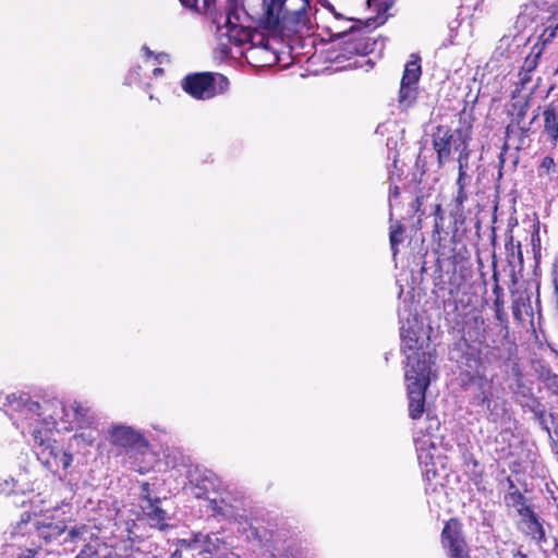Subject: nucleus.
Wrapping results in <instances>:
<instances>
[{
    "label": "nucleus",
    "instance_id": "1a4fd4ad",
    "mask_svg": "<svg viewBox=\"0 0 558 558\" xmlns=\"http://www.w3.org/2000/svg\"><path fill=\"white\" fill-rule=\"evenodd\" d=\"M427 433L416 435L414 437V444L417 452V459L421 466L424 469L426 477L429 480L430 476L436 475L434 451L436 450V441L429 429L438 428L439 422L436 418L428 417Z\"/></svg>",
    "mask_w": 558,
    "mask_h": 558
},
{
    "label": "nucleus",
    "instance_id": "e433bc0d",
    "mask_svg": "<svg viewBox=\"0 0 558 558\" xmlns=\"http://www.w3.org/2000/svg\"><path fill=\"white\" fill-rule=\"evenodd\" d=\"M422 204H423V197H417L414 201L413 208H414L415 213H420Z\"/></svg>",
    "mask_w": 558,
    "mask_h": 558
},
{
    "label": "nucleus",
    "instance_id": "dca6fc26",
    "mask_svg": "<svg viewBox=\"0 0 558 558\" xmlns=\"http://www.w3.org/2000/svg\"><path fill=\"white\" fill-rule=\"evenodd\" d=\"M505 502L508 507L514 508L521 518L533 510L531 506L526 505L524 495L518 489L508 492L505 495Z\"/></svg>",
    "mask_w": 558,
    "mask_h": 558
},
{
    "label": "nucleus",
    "instance_id": "20e7f679",
    "mask_svg": "<svg viewBox=\"0 0 558 558\" xmlns=\"http://www.w3.org/2000/svg\"><path fill=\"white\" fill-rule=\"evenodd\" d=\"M105 438L112 447L124 452L144 454L149 449V442L141 430L122 423L109 425Z\"/></svg>",
    "mask_w": 558,
    "mask_h": 558
},
{
    "label": "nucleus",
    "instance_id": "7ed1b4c3",
    "mask_svg": "<svg viewBox=\"0 0 558 558\" xmlns=\"http://www.w3.org/2000/svg\"><path fill=\"white\" fill-rule=\"evenodd\" d=\"M63 408L66 411L61 415L62 420H58V423L62 424L63 429L76 427L78 432L72 436V440L77 446L90 447L99 435L95 414L89 408L77 401H73L66 407L63 405Z\"/></svg>",
    "mask_w": 558,
    "mask_h": 558
},
{
    "label": "nucleus",
    "instance_id": "4468645a",
    "mask_svg": "<svg viewBox=\"0 0 558 558\" xmlns=\"http://www.w3.org/2000/svg\"><path fill=\"white\" fill-rule=\"evenodd\" d=\"M205 534L196 533L190 538L180 539L171 558H203V542Z\"/></svg>",
    "mask_w": 558,
    "mask_h": 558
},
{
    "label": "nucleus",
    "instance_id": "0eeeda50",
    "mask_svg": "<svg viewBox=\"0 0 558 558\" xmlns=\"http://www.w3.org/2000/svg\"><path fill=\"white\" fill-rule=\"evenodd\" d=\"M470 135L461 129L451 130L448 126L439 125L433 133V147L437 153V161L441 167L448 161L453 151L464 149L469 146Z\"/></svg>",
    "mask_w": 558,
    "mask_h": 558
},
{
    "label": "nucleus",
    "instance_id": "09e8293b",
    "mask_svg": "<svg viewBox=\"0 0 558 558\" xmlns=\"http://www.w3.org/2000/svg\"><path fill=\"white\" fill-rule=\"evenodd\" d=\"M105 558H112V557L108 556V557H105Z\"/></svg>",
    "mask_w": 558,
    "mask_h": 558
},
{
    "label": "nucleus",
    "instance_id": "5701e85b",
    "mask_svg": "<svg viewBox=\"0 0 558 558\" xmlns=\"http://www.w3.org/2000/svg\"><path fill=\"white\" fill-rule=\"evenodd\" d=\"M69 537L73 542H87L95 537V532L90 526L83 524L71 529L69 532Z\"/></svg>",
    "mask_w": 558,
    "mask_h": 558
},
{
    "label": "nucleus",
    "instance_id": "423d86ee",
    "mask_svg": "<svg viewBox=\"0 0 558 558\" xmlns=\"http://www.w3.org/2000/svg\"><path fill=\"white\" fill-rule=\"evenodd\" d=\"M229 82L222 76L211 73H195L185 76L181 83L184 92L196 99H210L228 88Z\"/></svg>",
    "mask_w": 558,
    "mask_h": 558
},
{
    "label": "nucleus",
    "instance_id": "72a5a7b5",
    "mask_svg": "<svg viewBox=\"0 0 558 558\" xmlns=\"http://www.w3.org/2000/svg\"><path fill=\"white\" fill-rule=\"evenodd\" d=\"M95 554L96 549L90 545H86V547L81 550V553L75 558H90Z\"/></svg>",
    "mask_w": 558,
    "mask_h": 558
},
{
    "label": "nucleus",
    "instance_id": "ddd939ff",
    "mask_svg": "<svg viewBox=\"0 0 558 558\" xmlns=\"http://www.w3.org/2000/svg\"><path fill=\"white\" fill-rule=\"evenodd\" d=\"M521 531L526 536L535 541L539 547L547 543V536L543 521L537 517L534 510L530 511L521 518Z\"/></svg>",
    "mask_w": 558,
    "mask_h": 558
},
{
    "label": "nucleus",
    "instance_id": "aec40b11",
    "mask_svg": "<svg viewBox=\"0 0 558 558\" xmlns=\"http://www.w3.org/2000/svg\"><path fill=\"white\" fill-rule=\"evenodd\" d=\"M544 132L553 144L558 140V118L554 110L544 111Z\"/></svg>",
    "mask_w": 558,
    "mask_h": 558
},
{
    "label": "nucleus",
    "instance_id": "8fccbe9b",
    "mask_svg": "<svg viewBox=\"0 0 558 558\" xmlns=\"http://www.w3.org/2000/svg\"><path fill=\"white\" fill-rule=\"evenodd\" d=\"M557 72H558V69H557Z\"/></svg>",
    "mask_w": 558,
    "mask_h": 558
},
{
    "label": "nucleus",
    "instance_id": "b1692460",
    "mask_svg": "<svg viewBox=\"0 0 558 558\" xmlns=\"http://www.w3.org/2000/svg\"><path fill=\"white\" fill-rule=\"evenodd\" d=\"M403 232H404V228L402 227L401 223L396 222L395 225H391L389 238H390V244H391V250L393 251V255L397 254V251H398L397 245L399 243H401L403 240Z\"/></svg>",
    "mask_w": 558,
    "mask_h": 558
},
{
    "label": "nucleus",
    "instance_id": "39448f33",
    "mask_svg": "<svg viewBox=\"0 0 558 558\" xmlns=\"http://www.w3.org/2000/svg\"><path fill=\"white\" fill-rule=\"evenodd\" d=\"M267 23L276 26L279 22L291 20L298 24H305L308 14L310 0H270L264 1Z\"/></svg>",
    "mask_w": 558,
    "mask_h": 558
},
{
    "label": "nucleus",
    "instance_id": "49530a36",
    "mask_svg": "<svg viewBox=\"0 0 558 558\" xmlns=\"http://www.w3.org/2000/svg\"><path fill=\"white\" fill-rule=\"evenodd\" d=\"M555 11L558 12V2L555 4Z\"/></svg>",
    "mask_w": 558,
    "mask_h": 558
},
{
    "label": "nucleus",
    "instance_id": "2f4dec72",
    "mask_svg": "<svg viewBox=\"0 0 558 558\" xmlns=\"http://www.w3.org/2000/svg\"><path fill=\"white\" fill-rule=\"evenodd\" d=\"M471 182V175L468 174L466 171L462 170L458 173L457 186L458 187H466Z\"/></svg>",
    "mask_w": 558,
    "mask_h": 558
},
{
    "label": "nucleus",
    "instance_id": "58836bf2",
    "mask_svg": "<svg viewBox=\"0 0 558 558\" xmlns=\"http://www.w3.org/2000/svg\"><path fill=\"white\" fill-rule=\"evenodd\" d=\"M133 558H157L156 556H153V555H149V554H137V555H134Z\"/></svg>",
    "mask_w": 558,
    "mask_h": 558
},
{
    "label": "nucleus",
    "instance_id": "6e6552de",
    "mask_svg": "<svg viewBox=\"0 0 558 558\" xmlns=\"http://www.w3.org/2000/svg\"><path fill=\"white\" fill-rule=\"evenodd\" d=\"M71 505L63 502L61 507L45 510L36 517L34 525L37 534L46 543L59 537L66 529L68 518Z\"/></svg>",
    "mask_w": 558,
    "mask_h": 558
},
{
    "label": "nucleus",
    "instance_id": "7c9ffc66",
    "mask_svg": "<svg viewBox=\"0 0 558 558\" xmlns=\"http://www.w3.org/2000/svg\"><path fill=\"white\" fill-rule=\"evenodd\" d=\"M466 187H458L457 196L454 198L456 207L461 209L463 207L464 202L468 198V194L465 192Z\"/></svg>",
    "mask_w": 558,
    "mask_h": 558
},
{
    "label": "nucleus",
    "instance_id": "412c9836",
    "mask_svg": "<svg viewBox=\"0 0 558 558\" xmlns=\"http://www.w3.org/2000/svg\"><path fill=\"white\" fill-rule=\"evenodd\" d=\"M480 392L475 396L478 405L484 407L488 412L493 413V387L490 383L484 381L480 386Z\"/></svg>",
    "mask_w": 558,
    "mask_h": 558
},
{
    "label": "nucleus",
    "instance_id": "c9c22d12",
    "mask_svg": "<svg viewBox=\"0 0 558 558\" xmlns=\"http://www.w3.org/2000/svg\"><path fill=\"white\" fill-rule=\"evenodd\" d=\"M399 196V187L398 186H395L391 191H390V195H389V203H390V206L392 205V201L395 198H397Z\"/></svg>",
    "mask_w": 558,
    "mask_h": 558
},
{
    "label": "nucleus",
    "instance_id": "c85d7f7f",
    "mask_svg": "<svg viewBox=\"0 0 558 558\" xmlns=\"http://www.w3.org/2000/svg\"><path fill=\"white\" fill-rule=\"evenodd\" d=\"M182 5L198 13H207L209 9H205L204 3L198 5V0H179Z\"/></svg>",
    "mask_w": 558,
    "mask_h": 558
},
{
    "label": "nucleus",
    "instance_id": "f704fd0d",
    "mask_svg": "<svg viewBox=\"0 0 558 558\" xmlns=\"http://www.w3.org/2000/svg\"><path fill=\"white\" fill-rule=\"evenodd\" d=\"M37 555V550L34 549H26L22 551L16 558H35Z\"/></svg>",
    "mask_w": 558,
    "mask_h": 558
},
{
    "label": "nucleus",
    "instance_id": "6ab92c4d",
    "mask_svg": "<svg viewBox=\"0 0 558 558\" xmlns=\"http://www.w3.org/2000/svg\"><path fill=\"white\" fill-rule=\"evenodd\" d=\"M367 4L369 8H373L377 11L378 15L376 19H369L367 23L374 24L375 26L385 23L387 16L385 15L389 9L393 4V0H367Z\"/></svg>",
    "mask_w": 558,
    "mask_h": 558
},
{
    "label": "nucleus",
    "instance_id": "f8f14e48",
    "mask_svg": "<svg viewBox=\"0 0 558 558\" xmlns=\"http://www.w3.org/2000/svg\"><path fill=\"white\" fill-rule=\"evenodd\" d=\"M149 486L147 483L142 485V493L145 494L142 504V510L144 517L147 519L151 526L162 529L166 525L167 513L159 506L160 500L158 498L151 499L148 497Z\"/></svg>",
    "mask_w": 558,
    "mask_h": 558
},
{
    "label": "nucleus",
    "instance_id": "cd10ccee",
    "mask_svg": "<svg viewBox=\"0 0 558 558\" xmlns=\"http://www.w3.org/2000/svg\"><path fill=\"white\" fill-rule=\"evenodd\" d=\"M555 167V160L551 157L546 156L545 158H543L539 165V175L549 174L551 171H554Z\"/></svg>",
    "mask_w": 558,
    "mask_h": 558
},
{
    "label": "nucleus",
    "instance_id": "9b49d317",
    "mask_svg": "<svg viewBox=\"0 0 558 558\" xmlns=\"http://www.w3.org/2000/svg\"><path fill=\"white\" fill-rule=\"evenodd\" d=\"M219 486V478L210 470L195 468L187 473L185 489L196 498H209Z\"/></svg>",
    "mask_w": 558,
    "mask_h": 558
},
{
    "label": "nucleus",
    "instance_id": "ea45409f",
    "mask_svg": "<svg viewBox=\"0 0 558 558\" xmlns=\"http://www.w3.org/2000/svg\"><path fill=\"white\" fill-rule=\"evenodd\" d=\"M513 558H527V556L525 554H523L521 550H517L513 554Z\"/></svg>",
    "mask_w": 558,
    "mask_h": 558
},
{
    "label": "nucleus",
    "instance_id": "4be33fe9",
    "mask_svg": "<svg viewBox=\"0 0 558 558\" xmlns=\"http://www.w3.org/2000/svg\"><path fill=\"white\" fill-rule=\"evenodd\" d=\"M417 97V87L405 86L400 84L399 90V105L403 109H408L413 106Z\"/></svg>",
    "mask_w": 558,
    "mask_h": 558
},
{
    "label": "nucleus",
    "instance_id": "a878e982",
    "mask_svg": "<svg viewBox=\"0 0 558 558\" xmlns=\"http://www.w3.org/2000/svg\"><path fill=\"white\" fill-rule=\"evenodd\" d=\"M270 558H303V556L298 548L288 546L282 551L279 548H276Z\"/></svg>",
    "mask_w": 558,
    "mask_h": 558
},
{
    "label": "nucleus",
    "instance_id": "c03bdc74",
    "mask_svg": "<svg viewBox=\"0 0 558 558\" xmlns=\"http://www.w3.org/2000/svg\"><path fill=\"white\" fill-rule=\"evenodd\" d=\"M226 26H227V27H229V26H230L231 28L233 27V26H232V22H231V17H230V16H228V17H227Z\"/></svg>",
    "mask_w": 558,
    "mask_h": 558
},
{
    "label": "nucleus",
    "instance_id": "a211bd4d",
    "mask_svg": "<svg viewBox=\"0 0 558 558\" xmlns=\"http://www.w3.org/2000/svg\"><path fill=\"white\" fill-rule=\"evenodd\" d=\"M422 74L420 59L415 58L410 60L404 68V72L401 78V84L405 86H415L417 87V83L420 76Z\"/></svg>",
    "mask_w": 558,
    "mask_h": 558
},
{
    "label": "nucleus",
    "instance_id": "c756f323",
    "mask_svg": "<svg viewBox=\"0 0 558 558\" xmlns=\"http://www.w3.org/2000/svg\"><path fill=\"white\" fill-rule=\"evenodd\" d=\"M140 70H141L140 65L130 70V72L125 78L126 84L132 85V84H136L140 82Z\"/></svg>",
    "mask_w": 558,
    "mask_h": 558
},
{
    "label": "nucleus",
    "instance_id": "37998d69",
    "mask_svg": "<svg viewBox=\"0 0 558 558\" xmlns=\"http://www.w3.org/2000/svg\"><path fill=\"white\" fill-rule=\"evenodd\" d=\"M554 286H555V292L558 295V278L557 277L554 279Z\"/></svg>",
    "mask_w": 558,
    "mask_h": 558
},
{
    "label": "nucleus",
    "instance_id": "79ce46f5",
    "mask_svg": "<svg viewBox=\"0 0 558 558\" xmlns=\"http://www.w3.org/2000/svg\"><path fill=\"white\" fill-rule=\"evenodd\" d=\"M215 0H204V7L205 9H210L211 4Z\"/></svg>",
    "mask_w": 558,
    "mask_h": 558
},
{
    "label": "nucleus",
    "instance_id": "393cba45",
    "mask_svg": "<svg viewBox=\"0 0 558 558\" xmlns=\"http://www.w3.org/2000/svg\"><path fill=\"white\" fill-rule=\"evenodd\" d=\"M433 215H434V231L433 236L440 238V234L444 230V213L440 204H435L433 206Z\"/></svg>",
    "mask_w": 558,
    "mask_h": 558
},
{
    "label": "nucleus",
    "instance_id": "de8ad7c7",
    "mask_svg": "<svg viewBox=\"0 0 558 558\" xmlns=\"http://www.w3.org/2000/svg\"><path fill=\"white\" fill-rule=\"evenodd\" d=\"M163 57H165V56H161V54H160V56H157L156 58L159 60L160 58H163Z\"/></svg>",
    "mask_w": 558,
    "mask_h": 558
},
{
    "label": "nucleus",
    "instance_id": "a18cd8bd",
    "mask_svg": "<svg viewBox=\"0 0 558 558\" xmlns=\"http://www.w3.org/2000/svg\"><path fill=\"white\" fill-rule=\"evenodd\" d=\"M558 29V23H557V26L555 27V29L550 33V37H553L555 35V32Z\"/></svg>",
    "mask_w": 558,
    "mask_h": 558
},
{
    "label": "nucleus",
    "instance_id": "f03ea898",
    "mask_svg": "<svg viewBox=\"0 0 558 558\" xmlns=\"http://www.w3.org/2000/svg\"><path fill=\"white\" fill-rule=\"evenodd\" d=\"M401 317V351L405 356V383L409 395V414L413 420L424 412L425 391L429 385L430 353L429 335L423 322L411 313Z\"/></svg>",
    "mask_w": 558,
    "mask_h": 558
},
{
    "label": "nucleus",
    "instance_id": "f3484780",
    "mask_svg": "<svg viewBox=\"0 0 558 558\" xmlns=\"http://www.w3.org/2000/svg\"><path fill=\"white\" fill-rule=\"evenodd\" d=\"M202 542L203 558H215L226 548V543L215 533L205 534V539Z\"/></svg>",
    "mask_w": 558,
    "mask_h": 558
},
{
    "label": "nucleus",
    "instance_id": "9d476101",
    "mask_svg": "<svg viewBox=\"0 0 558 558\" xmlns=\"http://www.w3.org/2000/svg\"><path fill=\"white\" fill-rule=\"evenodd\" d=\"M441 545L448 558H471L462 532V524L457 519L446 522L441 532Z\"/></svg>",
    "mask_w": 558,
    "mask_h": 558
},
{
    "label": "nucleus",
    "instance_id": "bb28decb",
    "mask_svg": "<svg viewBox=\"0 0 558 558\" xmlns=\"http://www.w3.org/2000/svg\"><path fill=\"white\" fill-rule=\"evenodd\" d=\"M458 156V171H468L469 169V157H470V149L469 146H464V149H460Z\"/></svg>",
    "mask_w": 558,
    "mask_h": 558
},
{
    "label": "nucleus",
    "instance_id": "2eb2a0df",
    "mask_svg": "<svg viewBox=\"0 0 558 558\" xmlns=\"http://www.w3.org/2000/svg\"><path fill=\"white\" fill-rule=\"evenodd\" d=\"M345 38V51L349 53L365 56L373 51L374 43L360 29L351 28L349 33L343 34Z\"/></svg>",
    "mask_w": 558,
    "mask_h": 558
},
{
    "label": "nucleus",
    "instance_id": "f257e3e1",
    "mask_svg": "<svg viewBox=\"0 0 558 558\" xmlns=\"http://www.w3.org/2000/svg\"><path fill=\"white\" fill-rule=\"evenodd\" d=\"M7 413L23 438L32 447L39 463L53 475L64 478L73 463V454L54 439L58 420L66 411L59 400L31 399L27 395L7 396Z\"/></svg>",
    "mask_w": 558,
    "mask_h": 558
},
{
    "label": "nucleus",
    "instance_id": "a19ab883",
    "mask_svg": "<svg viewBox=\"0 0 558 558\" xmlns=\"http://www.w3.org/2000/svg\"><path fill=\"white\" fill-rule=\"evenodd\" d=\"M162 73H163V70H162L161 68H155V69L153 70V74H154L155 76H159V75H161Z\"/></svg>",
    "mask_w": 558,
    "mask_h": 558
},
{
    "label": "nucleus",
    "instance_id": "4c0bfd02",
    "mask_svg": "<svg viewBox=\"0 0 558 558\" xmlns=\"http://www.w3.org/2000/svg\"><path fill=\"white\" fill-rule=\"evenodd\" d=\"M142 52L145 54L146 58H149L153 56V51L147 46L142 47Z\"/></svg>",
    "mask_w": 558,
    "mask_h": 558
},
{
    "label": "nucleus",
    "instance_id": "473e14b6",
    "mask_svg": "<svg viewBox=\"0 0 558 558\" xmlns=\"http://www.w3.org/2000/svg\"><path fill=\"white\" fill-rule=\"evenodd\" d=\"M508 250L511 251V254H510L511 257H514L517 255L519 263L520 264L523 263V256H522L521 244L520 243H517V244L511 243L510 247H508Z\"/></svg>",
    "mask_w": 558,
    "mask_h": 558
}]
</instances>
